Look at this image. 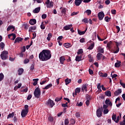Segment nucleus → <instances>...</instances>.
Listing matches in <instances>:
<instances>
[{
    "label": "nucleus",
    "instance_id": "obj_1",
    "mask_svg": "<svg viewBox=\"0 0 125 125\" xmlns=\"http://www.w3.org/2000/svg\"><path fill=\"white\" fill-rule=\"evenodd\" d=\"M40 61H47L51 58V53L48 50H43L39 55Z\"/></svg>",
    "mask_w": 125,
    "mask_h": 125
},
{
    "label": "nucleus",
    "instance_id": "obj_2",
    "mask_svg": "<svg viewBox=\"0 0 125 125\" xmlns=\"http://www.w3.org/2000/svg\"><path fill=\"white\" fill-rule=\"evenodd\" d=\"M7 55H8V52L7 51H2L0 54V57L2 60H6L8 57Z\"/></svg>",
    "mask_w": 125,
    "mask_h": 125
},
{
    "label": "nucleus",
    "instance_id": "obj_3",
    "mask_svg": "<svg viewBox=\"0 0 125 125\" xmlns=\"http://www.w3.org/2000/svg\"><path fill=\"white\" fill-rule=\"evenodd\" d=\"M41 89L39 88H36L34 92V95L36 98H40V96H41Z\"/></svg>",
    "mask_w": 125,
    "mask_h": 125
},
{
    "label": "nucleus",
    "instance_id": "obj_4",
    "mask_svg": "<svg viewBox=\"0 0 125 125\" xmlns=\"http://www.w3.org/2000/svg\"><path fill=\"white\" fill-rule=\"evenodd\" d=\"M45 104L46 106H48V107H50L51 108H52L54 105H55V104H54V102L53 101L51 100V99H49L47 102L45 103Z\"/></svg>",
    "mask_w": 125,
    "mask_h": 125
},
{
    "label": "nucleus",
    "instance_id": "obj_5",
    "mask_svg": "<svg viewBox=\"0 0 125 125\" xmlns=\"http://www.w3.org/2000/svg\"><path fill=\"white\" fill-rule=\"evenodd\" d=\"M29 113L28 109H23L21 112V116L22 118H25Z\"/></svg>",
    "mask_w": 125,
    "mask_h": 125
},
{
    "label": "nucleus",
    "instance_id": "obj_6",
    "mask_svg": "<svg viewBox=\"0 0 125 125\" xmlns=\"http://www.w3.org/2000/svg\"><path fill=\"white\" fill-rule=\"evenodd\" d=\"M115 42L116 43V51L113 50V53L117 54L120 51V48H119V46H120V44H122V43L118 42Z\"/></svg>",
    "mask_w": 125,
    "mask_h": 125
},
{
    "label": "nucleus",
    "instance_id": "obj_7",
    "mask_svg": "<svg viewBox=\"0 0 125 125\" xmlns=\"http://www.w3.org/2000/svg\"><path fill=\"white\" fill-rule=\"evenodd\" d=\"M104 16H105V15L104 14V12H100L98 14V17L99 20H103V19L104 18Z\"/></svg>",
    "mask_w": 125,
    "mask_h": 125
},
{
    "label": "nucleus",
    "instance_id": "obj_8",
    "mask_svg": "<svg viewBox=\"0 0 125 125\" xmlns=\"http://www.w3.org/2000/svg\"><path fill=\"white\" fill-rule=\"evenodd\" d=\"M106 105H107L109 107H112L113 106V103H111L110 99H106L105 101Z\"/></svg>",
    "mask_w": 125,
    "mask_h": 125
},
{
    "label": "nucleus",
    "instance_id": "obj_9",
    "mask_svg": "<svg viewBox=\"0 0 125 125\" xmlns=\"http://www.w3.org/2000/svg\"><path fill=\"white\" fill-rule=\"evenodd\" d=\"M8 37L9 39H10V37H12L13 38L11 39V40H12V41H14V40H15V39H16V35H15V34H13V33L9 34L8 35Z\"/></svg>",
    "mask_w": 125,
    "mask_h": 125
},
{
    "label": "nucleus",
    "instance_id": "obj_10",
    "mask_svg": "<svg viewBox=\"0 0 125 125\" xmlns=\"http://www.w3.org/2000/svg\"><path fill=\"white\" fill-rule=\"evenodd\" d=\"M47 8H52L53 7V2L49 1L47 4H46Z\"/></svg>",
    "mask_w": 125,
    "mask_h": 125
},
{
    "label": "nucleus",
    "instance_id": "obj_11",
    "mask_svg": "<svg viewBox=\"0 0 125 125\" xmlns=\"http://www.w3.org/2000/svg\"><path fill=\"white\" fill-rule=\"evenodd\" d=\"M96 114L97 116L98 117V118H100V117L102 116V111H101V110H100V109H98L97 110Z\"/></svg>",
    "mask_w": 125,
    "mask_h": 125
},
{
    "label": "nucleus",
    "instance_id": "obj_12",
    "mask_svg": "<svg viewBox=\"0 0 125 125\" xmlns=\"http://www.w3.org/2000/svg\"><path fill=\"white\" fill-rule=\"evenodd\" d=\"M121 63V61L117 60V62L115 63V68H120L121 65H122Z\"/></svg>",
    "mask_w": 125,
    "mask_h": 125
},
{
    "label": "nucleus",
    "instance_id": "obj_13",
    "mask_svg": "<svg viewBox=\"0 0 125 125\" xmlns=\"http://www.w3.org/2000/svg\"><path fill=\"white\" fill-rule=\"evenodd\" d=\"M82 2H83V0H75V4L76 6H80Z\"/></svg>",
    "mask_w": 125,
    "mask_h": 125
},
{
    "label": "nucleus",
    "instance_id": "obj_14",
    "mask_svg": "<svg viewBox=\"0 0 125 125\" xmlns=\"http://www.w3.org/2000/svg\"><path fill=\"white\" fill-rule=\"evenodd\" d=\"M121 93H122V89H119L115 91V92H114V95L115 96H118V95H120V94H121Z\"/></svg>",
    "mask_w": 125,
    "mask_h": 125
},
{
    "label": "nucleus",
    "instance_id": "obj_15",
    "mask_svg": "<svg viewBox=\"0 0 125 125\" xmlns=\"http://www.w3.org/2000/svg\"><path fill=\"white\" fill-rule=\"evenodd\" d=\"M71 27H73V25H67L64 26L63 29L65 30V31H68V30H70V29H71Z\"/></svg>",
    "mask_w": 125,
    "mask_h": 125
},
{
    "label": "nucleus",
    "instance_id": "obj_16",
    "mask_svg": "<svg viewBox=\"0 0 125 125\" xmlns=\"http://www.w3.org/2000/svg\"><path fill=\"white\" fill-rule=\"evenodd\" d=\"M99 75H100V77H102V78H107L108 76V74H107V73H103L101 72H99Z\"/></svg>",
    "mask_w": 125,
    "mask_h": 125
},
{
    "label": "nucleus",
    "instance_id": "obj_17",
    "mask_svg": "<svg viewBox=\"0 0 125 125\" xmlns=\"http://www.w3.org/2000/svg\"><path fill=\"white\" fill-rule=\"evenodd\" d=\"M41 11V7H38L36 8L34 10H33V13L37 14L39 13Z\"/></svg>",
    "mask_w": 125,
    "mask_h": 125
},
{
    "label": "nucleus",
    "instance_id": "obj_18",
    "mask_svg": "<svg viewBox=\"0 0 125 125\" xmlns=\"http://www.w3.org/2000/svg\"><path fill=\"white\" fill-rule=\"evenodd\" d=\"M37 23V20L36 19H31L29 21V24L30 25H35Z\"/></svg>",
    "mask_w": 125,
    "mask_h": 125
},
{
    "label": "nucleus",
    "instance_id": "obj_19",
    "mask_svg": "<svg viewBox=\"0 0 125 125\" xmlns=\"http://www.w3.org/2000/svg\"><path fill=\"white\" fill-rule=\"evenodd\" d=\"M82 91H87V85L83 84L82 87Z\"/></svg>",
    "mask_w": 125,
    "mask_h": 125
},
{
    "label": "nucleus",
    "instance_id": "obj_20",
    "mask_svg": "<svg viewBox=\"0 0 125 125\" xmlns=\"http://www.w3.org/2000/svg\"><path fill=\"white\" fill-rule=\"evenodd\" d=\"M112 44H113L112 41H110L107 43L106 47H107L108 49H111L112 48Z\"/></svg>",
    "mask_w": 125,
    "mask_h": 125
},
{
    "label": "nucleus",
    "instance_id": "obj_21",
    "mask_svg": "<svg viewBox=\"0 0 125 125\" xmlns=\"http://www.w3.org/2000/svg\"><path fill=\"white\" fill-rule=\"evenodd\" d=\"M18 72L19 73L18 75H19V76H21V75L24 73V69L22 68H19Z\"/></svg>",
    "mask_w": 125,
    "mask_h": 125
},
{
    "label": "nucleus",
    "instance_id": "obj_22",
    "mask_svg": "<svg viewBox=\"0 0 125 125\" xmlns=\"http://www.w3.org/2000/svg\"><path fill=\"white\" fill-rule=\"evenodd\" d=\"M65 60H66V59H65V57L63 56L61 57L60 58V62L61 64L63 65V64H64V61H65Z\"/></svg>",
    "mask_w": 125,
    "mask_h": 125
},
{
    "label": "nucleus",
    "instance_id": "obj_23",
    "mask_svg": "<svg viewBox=\"0 0 125 125\" xmlns=\"http://www.w3.org/2000/svg\"><path fill=\"white\" fill-rule=\"evenodd\" d=\"M81 92V88H77L75 89V93H73V96L75 97V95H77V93H80Z\"/></svg>",
    "mask_w": 125,
    "mask_h": 125
},
{
    "label": "nucleus",
    "instance_id": "obj_24",
    "mask_svg": "<svg viewBox=\"0 0 125 125\" xmlns=\"http://www.w3.org/2000/svg\"><path fill=\"white\" fill-rule=\"evenodd\" d=\"M23 41V39L20 37H17L14 42V43H16V42H22Z\"/></svg>",
    "mask_w": 125,
    "mask_h": 125
},
{
    "label": "nucleus",
    "instance_id": "obj_25",
    "mask_svg": "<svg viewBox=\"0 0 125 125\" xmlns=\"http://www.w3.org/2000/svg\"><path fill=\"white\" fill-rule=\"evenodd\" d=\"M37 29V27L36 26H31L29 28V33L31 32H33V31H35Z\"/></svg>",
    "mask_w": 125,
    "mask_h": 125
},
{
    "label": "nucleus",
    "instance_id": "obj_26",
    "mask_svg": "<svg viewBox=\"0 0 125 125\" xmlns=\"http://www.w3.org/2000/svg\"><path fill=\"white\" fill-rule=\"evenodd\" d=\"M60 9H62L61 11V13L62 14H66V12L67 11V8H62V7H61Z\"/></svg>",
    "mask_w": 125,
    "mask_h": 125
},
{
    "label": "nucleus",
    "instance_id": "obj_27",
    "mask_svg": "<svg viewBox=\"0 0 125 125\" xmlns=\"http://www.w3.org/2000/svg\"><path fill=\"white\" fill-rule=\"evenodd\" d=\"M86 30H87V28L84 31H81L80 30H78V33L79 35H80V36H82V35H84V34H85V32H86Z\"/></svg>",
    "mask_w": 125,
    "mask_h": 125
},
{
    "label": "nucleus",
    "instance_id": "obj_28",
    "mask_svg": "<svg viewBox=\"0 0 125 125\" xmlns=\"http://www.w3.org/2000/svg\"><path fill=\"white\" fill-rule=\"evenodd\" d=\"M21 86H22V83H19L18 84V86H15L14 87V90H17L18 89V88H20V87H21Z\"/></svg>",
    "mask_w": 125,
    "mask_h": 125
},
{
    "label": "nucleus",
    "instance_id": "obj_29",
    "mask_svg": "<svg viewBox=\"0 0 125 125\" xmlns=\"http://www.w3.org/2000/svg\"><path fill=\"white\" fill-rule=\"evenodd\" d=\"M71 81L72 80L71 79H69L68 78L66 79L64 81L66 85H68L69 83H70Z\"/></svg>",
    "mask_w": 125,
    "mask_h": 125
},
{
    "label": "nucleus",
    "instance_id": "obj_30",
    "mask_svg": "<svg viewBox=\"0 0 125 125\" xmlns=\"http://www.w3.org/2000/svg\"><path fill=\"white\" fill-rule=\"evenodd\" d=\"M63 45L64 47H66V48H69V47H71V46H72V44L70 43H65Z\"/></svg>",
    "mask_w": 125,
    "mask_h": 125
},
{
    "label": "nucleus",
    "instance_id": "obj_31",
    "mask_svg": "<svg viewBox=\"0 0 125 125\" xmlns=\"http://www.w3.org/2000/svg\"><path fill=\"white\" fill-rule=\"evenodd\" d=\"M50 87H52V83H51L47 85L45 87L43 88V89H48L50 88Z\"/></svg>",
    "mask_w": 125,
    "mask_h": 125
},
{
    "label": "nucleus",
    "instance_id": "obj_32",
    "mask_svg": "<svg viewBox=\"0 0 125 125\" xmlns=\"http://www.w3.org/2000/svg\"><path fill=\"white\" fill-rule=\"evenodd\" d=\"M102 54L98 53L97 55V58L98 60H100L102 58Z\"/></svg>",
    "mask_w": 125,
    "mask_h": 125
},
{
    "label": "nucleus",
    "instance_id": "obj_33",
    "mask_svg": "<svg viewBox=\"0 0 125 125\" xmlns=\"http://www.w3.org/2000/svg\"><path fill=\"white\" fill-rule=\"evenodd\" d=\"M33 81L34 82L33 83V85L36 86L38 84V82H39V79H33Z\"/></svg>",
    "mask_w": 125,
    "mask_h": 125
},
{
    "label": "nucleus",
    "instance_id": "obj_34",
    "mask_svg": "<svg viewBox=\"0 0 125 125\" xmlns=\"http://www.w3.org/2000/svg\"><path fill=\"white\" fill-rule=\"evenodd\" d=\"M105 94L106 96H108V97H111V93L110 91H107L105 92Z\"/></svg>",
    "mask_w": 125,
    "mask_h": 125
},
{
    "label": "nucleus",
    "instance_id": "obj_35",
    "mask_svg": "<svg viewBox=\"0 0 125 125\" xmlns=\"http://www.w3.org/2000/svg\"><path fill=\"white\" fill-rule=\"evenodd\" d=\"M14 112H12V113L9 114L7 118L10 119V118H13V117L14 116Z\"/></svg>",
    "mask_w": 125,
    "mask_h": 125
},
{
    "label": "nucleus",
    "instance_id": "obj_36",
    "mask_svg": "<svg viewBox=\"0 0 125 125\" xmlns=\"http://www.w3.org/2000/svg\"><path fill=\"white\" fill-rule=\"evenodd\" d=\"M51 38H52V34L50 33L48 34V36L47 37V41H50V39H51Z\"/></svg>",
    "mask_w": 125,
    "mask_h": 125
},
{
    "label": "nucleus",
    "instance_id": "obj_37",
    "mask_svg": "<svg viewBox=\"0 0 125 125\" xmlns=\"http://www.w3.org/2000/svg\"><path fill=\"white\" fill-rule=\"evenodd\" d=\"M75 60L76 61H78V62L82 61V56H76Z\"/></svg>",
    "mask_w": 125,
    "mask_h": 125
},
{
    "label": "nucleus",
    "instance_id": "obj_38",
    "mask_svg": "<svg viewBox=\"0 0 125 125\" xmlns=\"http://www.w3.org/2000/svg\"><path fill=\"white\" fill-rule=\"evenodd\" d=\"M84 13H86L88 16H89L90 14H91V10H87L84 11Z\"/></svg>",
    "mask_w": 125,
    "mask_h": 125
},
{
    "label": "nucleus",
    "instance_id": "obj_39",
    "mask_svg": "<svg viewBox=\"0 0 125 125\" xmlns=\"http://www.w3.org/2000/svg\"><path fill=\"white\" fill-rule=\"evenodd\" d=\"M112 119L113 121H114L116 123V122L117 121V116H116V114L112 115Z\"/></svg>",
    "mask_w": 125,
    "mask_h": 125
},
{
    "label": "nucleus",
    "instance_id": "obj_40",
    "mask_svg": "<svg viewBox=\"0 0 125 125\" xmlns=\"http://www.w3.org/2000/svg\"><path fill=\"white\" fill-rule=\"evenodd\" d=\"M13 28H14V26L13 25L9 26L7 28V32H9V31H10V30H11L12 29H13Z\"/></svg>",
    "mask_w": 125,
    "mask_h": 125
},
{
    "label": "nucleus",
    "instance_id": "obj_41",
    "mask_svg": "<svg viewBox=\"0 0 125 125\" xmlns=\"http://www.w3.org/2000/svg\"><path fill=\"white\" fill-rule=\"evenodd\" d=\"M40 27L42 30H44L45 29V25L43 24V22L41 23Z\"/></svg>",
    "mask_w": 125,
    "mask_h": 125
},
{
    "label": "nucleus",
    "instance_id": "obj_42",
    "mask_svg": "<svg viewBox=\"0 0 125 125\" xmlns=\"http://www.w3.org/2000/svg\"><path fill=\"white\" fill-rule=\"evenodd\" d=\"M119 115L120 116H118L116 119V123H119V122L120 121V119H121V117H122V114L120 113Z\"/></svg>",
    "mask_w": 125,
    "mask_h": 125
},
{
    "label": "nucleus",
    "instance_id": "obj_43",
    "mask_svg": "<svg viewBox=\"0 0 125 125\" xmlns=\"http://www.w3.org/2000/svg\"><path fill=\"white\" fill-rule=\"evenodd\" d=\"M4 78V75H3V74L0 73V82H1L2 80H3Z\"/></svg>",
    "mask_w": 125,
    "mask_h": 125
},
{
    "label": "nucleus",
    "instance_id": "obj_44",
    "mask_svg": "<svg viewBox=\"0 0 125 125\" xmlns=\"http://www.w3.org/2000/svg\"><path fill=\"white\" fill-rule=\"evenodd\" d=\"M99 51L101 53H104V48H101V47H99Z\"/></svg>",
    "mask_w": 125,
    "mask_h": 125
},
{
    "label": "nucleus",
    "instance_id": "obj_45",
    "mask_svg": "<svg viewBox=\"0 0 125 125\" xmlns=\"http://www.w3.org/2000/svg\"><path fill=\"white\" fill-rule=\"evenodd\" d=\"M93 47H94V44L92 43L91 45L88 47V49L91 50V49H93Z\"/></svg>",
    "mask_w": 125,
    "mask_h": 125
},
{
    "label": "nucleus",
    "instance_id": "obj_46",
    "mask_svg": "<svg viewBox=\"0 0 125 125\" xmlns=\"http://www.w3.org/2000/svg\"><path fill=\"white\" fill-rule=\"evenodd\" d=\"M61 99H62V97H57L55 100V101H56V102H58L59 101H60V100H61Z\"/></svg>",
    "mask_w": 125,
    "mask_h": 125
},
{
    "label": "nucleus",
    "instance_id": "obj_47",
    "mask_svg": "<svg viewBox=\"0 0 125 125\" xmlns=\"http://www.w3.org/2000/svg\"><path fill=\"white\" fill-rule=\"evenodd\" d=\"M111 18H109L108 16H106L104 18V20L106 22H109Z\"/></svg>",
    "mask_w": 125,
    "mask_h": 125
},
{
    "label": "nucleus",
    "instance_id": "obj_48",
    "mask_svg": "<svg viewBox=\"0 0 125 125\" xmlns=\"http://www.w3.org/2000/svg\"><path fill=\"white\" fill-rule=\"evenodd\" d=\"M29 62L30 60H29L28 59H25L23 61V63L24 64H28V63H29Z\"/></svg>",
    "mask_w": 125,
    "mask_h": 125
},
{
    "label": "nucleus",
    "instance_id": "obj_49",
    "mask_svg": "<svg viewBox=\"0 0 125 125\" xmlns=\"http://www.w3.org/2000/svg\"><path fill=\"white\" fill-rule=\"evenodd\" d=\"M82 22H83L84 23H88V19L87 18H85L82 20Z\"/></svg>",
    "mask_w": 125,
    "mask_h": 125
},
{
    "label": "nucleus",
    "instance_id": "obj_50",
    "mask_svg": "<svg viewBox=\"0 0 125 125\" xmlns=\"http://www.w3.org/2000/svg\"><path fill=\"white\" fill-rule=\"evenodd\" d=\"M108 113H109V109H104V114H108Z\"/></svg>",
    "mask_w": 125,
    "mask_h": 125
},
{
    "label": "nucleus",
    "instance_id": "obj_51",
    "mask_svg": "<svg viewBox=\"0 0 125 125\" xmlns=\"http://www.w3.org/2000/svg\"><path fill=\"white\" fill-rule=\"evenodd\" d=\"M62 39H63V36H59L58 38V42H61V40H62Z\"/></svg>",
    "mask_w": 125,
    "mask_h": 125
},
{
    "label": "nucleus",
    "instance_id": "obj_52",
    "mask_svg": "<svg viewBox=\"0 0 125 125\" xmlns=\"http://www.w3.org/2000/svg\"><path fill=\"white\" fill-rule=\"evenodd\" d=\"M47 17V15H46V14H43L42 16V19H45Z\"/></svg>",
    "mask_w": 125,
    "mask_h": 125
},
{
    "label": "nucleus",
    "instance_id": "obj_53",
    "mask_svg": "<svg viewBox=\"0 0 125 125\" xmlns=\"http://www.w3.org/2000/svg\"><path fill=\"white\" fill-rule=\"evenodd\" d=\"M116 29H117V33H119L120 31H121V28H120V26H116Z\"/></svg>",
    "mask_w": 125,
    "mask_h": 125
},
{
    "label": "nucleus",
    "instance_id": "obj_54",
    "mask_svg": "<svg viewBox=\"0 0 125 125\" xmlns=\"http://www.w3.org/2000/svg\"><path fill=\"white\" fill-rule=\"evenodd\" d=\"M33 1H37L38 3H42V0H33Z\"/></svg>",
    "mask_w": 125,
    "mask_h": 125
},
{
    "label": "nucleus",
    "instance_id": "obj_55",
    "mask_svg": "<svg viewBox=\"0 0 125 125\" xmlns=\"http://www.w3.org/2000/svg\"><path fill=\"white\" fill-rule=\"evenodd\" d=\"M97 88L98 90H100L101 91V84L99 83L97 85Z\"/></svg>",
    "mask_w": 125,
    "mask_h": 125
},
{
    "label": "nucleus",
    "instance_id": "obj_56",
    "mask_svg": "<svg viewBox=\"0 0 125 125\" xmlns=\"http://www.w3.org/2000/svg\"><path fill=\"white\" fill-rule=\"evenodd\" d=\"M79 14V12H73L72 13H71V16H74V15H77V14Z\"/></svg>",
    "mask_w": 125,
    "mask_h": 125
},
{
    "label": "nucleus",
    "instance_id": "obj_57",
    "mask_svg": "<svg viewBox=\"0 0 125 125\" xmlns=\"http://www.w3.org/2000/svg\"><path fill=\"white\" fill-rule=\"evenodd\" d=\"M0 47H1V48H3V47H4V44L3 42H1L0 43Z\"/></svg>",
    "mask_w": 125,
    "mask_h": 125
},
{
    "label": "nucleus",
    "instance_id": "obj_58",
    "mask_svg": "<svg viewBox=\"0 0 125 125\" xmlns=\"http://www.w3.org/2000/svg\"><path fill=\"white\" fill-rule=\"evenodd\" d=\"M83 49H80L78 50V54H82V53H83Z\"/></svg>",
    "mask_w": 125,
    "mask_h": 125
},
{
    "label": "nucleus",
    "instance_id": "obj_59",
    "mask_svg": "<svg viewBox=\"0 0 125 125\" xmlns=\"http://www.w3.org/2000/svg\"><path fill=\"white\" fill-rule=\"evenodd\" d=\"M69 124V120L68 119H65L64 121V125H67Z\"/></svg>",
    "mask_w": 125,
    "mask_h": 125
},
{
    "label": "nucleus",
    "instance_id": "obj_60",
    "mask_svg": "<svg viewBox=\"0 0 125 125\" xmlns=\"http://www.w3.org/2000/svg\"><path fill=\"white\" fill-rule=\"evenodd\" d=\"M110 2H111V1H110V0H106L105 1V4H106V5H108L110 4Z\"/></svg>",
    "mask_w": 125,
    "mask_h": 125
},
{
    "label": "nucleus",
    "instance_id": "obj_61",
    "mask_svg": "<svg viewBox=\"0 0 125 125\" xmlns=\"http://www.w3.org/2000/svg\"><path fill=\"white\" fill-rule=\"evenodd\" d=\"M120 84L123 86V87H124V88H125V83H123L122 81H120Z\"/></svg>",
    "mask_w": 125,
    "mask_h": 125
},
{
    "label": "nucleus",
    "instance_id": "obj_62",
    "mask_svg": "<svg viewBox=\"0 0 125 125\" xmlns=\"http://www.w3.org/2000/svg\"><path fill=\"white\" fill-rule=\"evenodd\" d=\"M28 28H29V25L27 24H24V29L25 30H28Z\"/></svg>",
    "mask_w": 125,
    "mask_h": 125
},
{
    "label": "nucleus",
    "instance_id": "obj_63",
    "mask_svg": "<svg viewBox=\"0 0 125 125\" xmlns=\"http://www.w3.org/2000/svg\"><path fill=\"white\" fill-rule=\"evenodd\" d=\"M111 13L112 14H113L114 15H115L116 14V10L115 9L111 10Z\"/></svg>",
    "mask_w": 125,
    "mask_h": 125
},
{
    "label": "nucleus",
    "instance_id": "obj_64",
    "mask_svg": "<svg viewBox=\"0 0 125 125\" xmlns=\"http://www.w3.org/2000/svg\"><path fill=\"white\" fill-rule=\"evenodd\" d=\"M120 125H125V122L123 121L120 122Z\"/></svg>",
    "mask_w": 125,
    "mask_h": 125
}]
</instances>
